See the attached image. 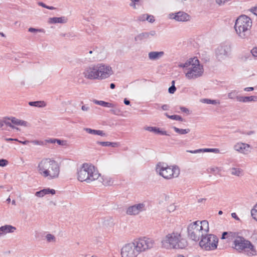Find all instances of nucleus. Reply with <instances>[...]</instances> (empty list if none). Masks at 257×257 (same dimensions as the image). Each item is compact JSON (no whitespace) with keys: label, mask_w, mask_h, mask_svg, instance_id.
Instances as JSON below:
<instances>
[{"label":"nucleus","mask_w":257,"mask_h":257,"mask_svg":"<svg viewBox=\"0 0 257 257\" xmlns=\"http://www.w3.org/2000/svg\"><path fill=\"white\" fill-rule=\"evenodd\" d=\"M221 239L233 240L231 247L238 252H244L245 254L249 256L256 254V250L253 244L244 237L238 235L235 232H223Z\"/></svg>","instance_id":"obj_1"},{"label":"nucleus","mask_w":257,"mask_h":257,"mask_svg":"<svg viewBox=\"0 0 257 257\" xmlns=\"http://www.w3.org/2000/svg\"><path fill=\"white\" fill-rule=\"evenodd\" d=\"M154 241L149 238H136L125 244L121 249L122 257H137L140 253L154 246Z\"/></svg>","instance_id":"obj_2"},{"label":"nucleus","mask_w":257,"mask_h":257,"mask_svg":"<svg viewBox=\"0 0 257 257\" xmlns=\"http://www.w3.org/2000/svg\"><path fill=\"white\" fill-rule=\"evenodd\" d=\"M178 66L183 69L185 77L188 80H196L201 77L204 73L203 66L197 57L189 58Z\"/></svg>","instance_id":"obj_3"},{"label":"nucleus","mask_w":257,"mask_h":257,"mask_svg":"<svg viewBox=\"0 0 257 257\" xmlns=\"http://www.w3.org/2000/svg\"><path fill=\"white\" fill-rule=\"evenodd\" d=\"M37 171L41 176L52 180L59 177L60 167L56 161L44 158L38 163Z\"/></svg>","instance_id":"obj_4"},{"label":"nucleus","mask_w":257,"mask_h":257,"mask_svg":"<svg viewBox=\"0 0 257 257\" xmlns=\"http://www.w3.org/2000/svg\"><path fill=\"white\" fill-rule=\"evenodd\" d=\"M209 223L207 220H197L190 223L187 227L188 236L191 240L198 241L209 232Z\"/></svg>","instance_id":"obj_5"},{"label":"nucleus","mask_w":257,"mask_h":257,"mask_svg":"<svg viewBox=\"0 0 257 257\" xmlns=\"http://www.w3.org/2000/svg\"><path fill=\"white\" fill-rule=\"evenodd\" d=\"M100 174L95 167L90 164L84 163L77 169V178L80 182L90 183L99 178Z\"/></svg>","instance_id":"obj_6"},{"label":"nucleus","mask_w":257,"mask_h":257,"mask_svg":"<svg viewBox=\"0 0 257 257\" xmlns=\"http://www.w3.org/2000/svg\"><path fill=\"white\" fill-rule=\"evenodd\" d=\"M161 243L162 246L167 249L184 248L187 245L186 240L182 238L181 233L178 232L168 234Z\"/></svg>","instance_id":"obj_7"},{"label":"nucleus","mask_w":257,"mask_h":257,"mask_svg":"<svg viewBox=\"0 0 257 257\" xmlns=\"http://www.w3.org/2000/svg\"><path fill=\"white\" fill-rule=\"evenodd\" d=\"M251 26V19L245 15H241L236 19L234 29L239 37L245 39L250 34Z\"/></svg>","instance_id":"obj_8"},{"label":"nucleus","mask_w":257,"mask_h":257,"mask_svg":"<svg viewBox=\"0 0 257 257\" xmlns=\"http://www.w3.org/2000/svg\"><path fill=\"white\" fill-rule=\"evenodd\" d=\"M157 173L165 179H171L177 178L180 174V169L176 166H168L167 164L159 162L156 167Z\"/></svg>","instance_id":"obj_9"},{"label":"nucleus","mask_w":257,"mask_h":257,"mask_svg":"<svg viewBox=\"0 0 257 257\" xmlns=\"http://www.w3.org/2000/svg\"><path fill=\"white\" fill-rule=\"evenodd\" d=\"M218 242V238L216 235L207 233L201 238L199 245L202 249L209 251L216 249Z\"/></svg>","instance_id":"obj_10"},{"label":"nucleus","mask_w":257,"mask_h":257,"mask_svg":"<svg viewBox=\"0 0 257 257\" xmlns=\"http://www.w3.org/2000/svg\"><path fill=\"white\" fill-rule=\"evenodd\" d=\"M98 80H102L109 78L113 74L111 67L104 63L97 64Z\"/></svg>","instance_id":"obj_11"},{"label":"nucleus","mask_w":257,"mask_h":257,"mask_svg":"<svg viewBox=\"0 0 257 257\" xmlns=\"http://www.w3.org/2000/svg\"><path fill=\"white\" fill-rule=\"evenodd\" d=\"M82 74L86 79L98 80L97 64H91L86 67L83 71Z\"/></svg>","instance_id":"obj_12"},{"label":"nucleus","mask_w":257,"mask_h":257,"mask_svg":"<svg viewBox=\"0 0 257 257\" xmlns=\"http://www.w3.org/2000/svg\"><path fill=\"white\" fill-rule=\"evenodd\" d=\"M230 47L228 45H220L215 50V55L219 61L225 60L229 55Z\"/></svg>","instance_id":"obj_13"},{"label":"nucleus","mask_w":257,"mask_h":257,"mask_svg":"<svg viewBox=\"0 0 257 257\" xmlns=\"http://www.w3.org/2000/svg\"><path fill=\"white\" fill-rule=\"evenodd\" d=\"M146 210V204L141 203L135 204L127 208L126 213L130 215H137L140 212Z\"/></svg>","instance_id":"obj_14"},{"label":"nucleus","mask_w":257,"mask_h":257,"mask_svg":"<svg viewBox=\"0 0 257 257\" xmlns=\"http://www.w3.org/2000/svg\"><path fill=\"white\" fill-rule=\"evenodd\" d=\"M169 18L174 19L178 22H187L190 20L191 17L188 14L180 11L176 13L170 14Z\"/></svg>","instance_id":"obj_15"},{"label":"nucleus","mask_w":257,"mask_h":257,"mask_svg":"<svg viewBox=\"0 0 257 257\" xmlns=\"http://www.w3.org/2000/svg\"><path fill=\"white\" fill-rule=\"evenodd\" d=\"M249 145L242 143H237L233 147L235 151L244 154H246L249 152Z\"/></svg>","instance_id":"obj_16"},{"label":"nucleus","mask_w":257,"mask_h":257,"mask_svg":"<svg viewBox=\"0 0 257 257\" xmlns=\"http://www.w3.org/2000/svg\"><path fill=\"white\" fill-rule=\"evenodd\" d=\"M16 228L11 225H5L0 227V236L4 235L8 233H13Z\"/></svg>","instance_id":"obj_17"},{"label":"nucleus","mask_w":257,"mask_h":257,"mask_svg":"<svg viewBox=\"0 0 257 257\" xmlns=\"http://www.w3.org/2000/svg\"><path fill=\"white\" fill-rule=\"evenodd\" d=\"M164 55L163 51H152L148 53V58L150 60L155 61L159 60Z\"/></svg>","instance_id":"obj_18"},{"label":"nucleus","mask_w":257,"mask_h":257,"mask_svg":"<svg viewBox=\"0 0 257 257\" xmlns=\"http://www.w3.org/2000/svg\"><path fill=\"white\" fill-rule=\"evenodd\" d=\"M56 193V191L54 189H50V188H46L42 189L40 191H37L35 193V196L38 197H43L45 195L51 194L52 195L55 194Z\"/></svg>","instance_id":"obj_19"},{"label":"nucleus","mask_w":257,"mask_h":257,"mask_svg":"<svg viewBox=\"0 0 257 257\" xmlns=\"http://www.w3.org/2000/svg\"><path fill=\"white\" fill-rule=\"evenodd\" d=\"M67 19L65 17L50 18L48 20V23L50 24L60 23L65 24L67 22Z\"/></svg>","instance_id":"obj_20"},{"label":"nucleus","mask_w":257,"mask_h":257,"mask_svg":"<svg viewBox=\"0 0 257 257\" xmlns=\"http://www.w3.org/2000/svg\"><path fill=\"white\" fill-rule=\"evenodd\" d=\"M187 152L192 154H197L201 152H212L215 153H219V150L218 149H200L194 151L187 150Z\"/></svg>","instance_id":"obj_21"},{"label":"nucleus","mask_w":257,"mask_h":257,"mask_svg":"<svg viewBox=\"0 0 257 257\" xmlns=\"http://www.w3.org/2000/svg\"><path fill=\"white\" fill-rule=\"evenodd\" d=\"M237 100L239 102H247L249 101H257L256 96H242L237 97Z\"/></svg>","instance_id":"obj_22"},{"label":"nucleus","mask_w":257,"mask_h":257,"mask_svg":"<svg viewBox=\"0 0 257 257\" xmlns=\"http://www.w3.org/2000/svg\"><path fill=\"white\" fill-rule=\"evenodd\" d=\"M231 175L236 177H240L243 175V171L238 167H232L229 169Z\"/></svg>","instance_id":"obj_23"},{"label":"nucleus","mask_w":257,"mask_h":257,"mask_svg":"<svg viewBox=\"0 0 257 257\" xmlns=\"http://www.w3.org/2000/svg\"><path fill=\"white\" fill-rule=\"evenodd\" d=\"M145 130L151 132H153L155 134H161L162 135L169 136V135L167 134V132L161 131L159 128L156 127L148 126L145 127Z\"/></svg>","instance_id":"obj_24"},{"label":"nucleus","mask_w":257,"mask_h":257,"mask_svg":"<svg viewBox=\"0 0 257 257\" xmlns=\"http://www.w3.org/2000/svg\"><path fill=\"white\" fill-rule=\"evenodd\" d=\"M100 181L102 183V184L105 186L111 185L113 184V181L112 178L109 176L103 175L102 176H100Z\"/></svg>","instance_id":"obj_25"},{"label":"nucleus","mask_w":257,"mask_h":257,"mask_svg":"<svg viewBox=\"0 0 257 257\" xmlns=\"http://www.w3.org/2000/svg\"><path fill=\"white\" fill-rule=\"evenodd\" d=\"M84 130L90 134L96 135L101 136H106L105 134L101 130H92L90 128H84Z\"/></svg>","instance_id":"obj_26"},{"label":"nucleus","mask_w":257,"mask_h":257,"mask_svg":"<svg viewBox=\"0 0 257 257\" xmlns=\"http://www.w3.org/2000/svg\"><path fill=\"white\" fill-rule=\"evenodd\" d=\"M93 101L95 104H98V105L104 106V107H112V108L115 107V105L113 103L107 102H105L104 101L97 100L94 99L93 100Z\"/></svg>","instance_id":"obj_27"},{"label":"nucleus","mask_w":257,"mask_h":257,"mask_svg":"<svg viewBox=\"0 0 257 257\" xmlns=\"http://www.w3.org/2000/svg\"><path fill=\"white\" fill-rule=\"evenodd\" d=\"M11 121L12 123L16 125H22L24 126H28V122L27 121L16 118L15 117H12Z\"/></svg>","instance_id":"obj_28"},{"label":"nucleus","mask_w":257,"mask_h":257,"mask_svg":"<svg viewBox=\"0 0 257 257\" xmlns=\"http://www.w3.org/2000/svg\"><path fill=\"white\" fill-rule=\"evenodd\" d=\"M149 37V34L148 33H142L139 34L135 38V40L136 42H140Z\"/></svg>","instance_id":"obj_29"},{"label":"nucleus","mask_w":257,"mask_h":257,"mask_svg":"<svg viewBox=\"0 0 257 257\" xmlns=\"http://www.w3.org/2000/svg\"><path fill=\"white\" fill-rule=\"evenodd\" d=\"M29 104L30 106L35 107H44L46 105V103L43 101H30L29 102Z\"/></svg>","instance_id":"obj_30"},{"label":"nucleus","mask_w":257,"mask_h":257,"mask_svg":"<svg viewBox=\"0 0 257 257\" xmlns=\"http://www.w3.org/2000/svg\"><path fill=\"white\" fill-rule=\"evenodd\" d=\"M173 128L175 131V132L180 135H185L188 134L190 132V130L189 128L186 129H182L179 128L176 126H173Z\"/></svg>","instance_id":"obj_31"},{"label":"nucleus","mask_w":257,"mask_h":257,"mask_svg":"<svg viewBox=\"0 0 257 257\" xmlns=\"http://www.w3.org/2000/svg\"><path fill=\"white\" fill-rule=\"evenodd\" d=\"M4 125L5 127L8 128V127H10L13 129H17V130H19V128L17 127L14 126L12 124V121L11 120H10L9 118H5L4 119Z\"/></svg>","instance_id":"obj_32"},{"label":"nucleus","mask_w":257,"mask_h":257,"mask_svg":"<svg viewBox=\"0 0 257 257\" xmlns=\"http://www.w3.org/2000/svg\"><path fill=\"white\" fill-rule=\"evenodd\" d=\"M237 93L238 92L236 90H232L228 93V98L231 99H233L235 98L237 99V97L240 96L239 95H237Z\"/></svg>","instance_id":"obj_33"},{"label":"nucleus","mask_w":257,"mask_h":257,"mask_svg":"<svg viewBox=\"0 0 257 257\" xmlns=\"http://www.w3.org/2000/svg\"><path fill=\"white\" fill-rule=\"evenodd\" d=\"M202 102L203 103H207V104H214V105L220 103V102L218 100H211V99H207V98L203 99L202 100Z\"/></svg>","instance_id":"obj_34"},{"label":"nucleus","mask_w":257,"mask_h":257,"mask_svg":"<svg viewBox=\"0 0 257 257\" xmlns=\"http://www.w3.org/2000/svg\"><path fill=\"white\" fill-rule=\"evenodd\" d=\"M46 238L49 242H55L56 241V237L51 234H47L46 236Z\"/></svg>","instance_id":"obj_35"},{"label":"nucleus","mask_w":257,"mask_h":257,"mask_svg":"<svg viewBox=\"0 0 257 257\" xmlns=\"http://www.w3.org/2000/svg\"><path fill=\"white\" fill-rule=\"evenodd\" d=\"M251 214L253 218L257 221V204L251 209Z\"/></svg>","instance_id":"obj_36"},{"label":"nucleus","mask_w":257,"mask_h":257,"mask_svg":"<svg viewBox=\"0 0 257 257\" xmlns=\"http://www.w3.org/2000/svg\"><path fill=\"white\" fill-rule=\"evenodd\" d=\"M167 116L168 118L174 120H179L181 121H183L184 120L183 118L181 116L178 115H169L167 114Z\"/></svg>","instance_id":"obj_37"},{"label":"nucleus","mask_w":257,"mask_h":257,"mask_svg":"<svg viewBox=\"0 0 257 257\" xmlns=\"http://www.w3.org/2000/svg\"><path fill=\"white\" fill-rule=\"evenodd\" d=\"M28 31L31 33H45V30L43 29H36L34 28H30Z\"/></svg>","instance_id":"obj_38"},{"label":"nucleus","mask_w":257,"mask_h":257,"mask_svg":"<svg viewBox=\"0 0 257 257\" xmlns=\"http://www.w3.org/2000/svg\"><path fill=\"white\" fill-rule=\"evenodd\" d=\"M56 143L60 146H64L67 145V142L65 140H61L56 139Z\"/></svg>","instance_id":"obj_39"},{"label":"nucleus","mask_w":257,"mask_h":257,"mask_svg":"<svg viewBox=\"0 0 257 257\" xmlns=\"http://www.w3.org/2000/svg\"><path fill=\"white\" fill-rule=\"evenodd\" d=\"M176 206L174 204H172L170 205L168 207L167 210L169 212H172L176 210Z\"/></svg>","instance_id":"obj_40"},{"label":"nucleus","mask_w":257,"mask_h":257,"mask_svg":"<svg viewBox=\"0 0 257 257\" xmlns=\"http://www.w3.org/2000/svg\"><path fill=\"white\" fill-rule=\"evenodd\" d=\"M220 171V168L217 167H211V168H209V169H208V171L210 173H213V172H219Z\"/></svg>","instance_id":"obj_41"},{"label":"nucleus","mask_w":257,"mask_h":257,"mask_svg":"<svg viewBox=\"0 0 257 257\" xmlns=\"http://www.w3.org/2000/svg\"><path fill=\"white\" fill-rule=\"evenodd\" d=\"M32 143L34 145H35L43 146V145H46V144H45L44 142L41 141H38V140H34V141H32Z\"/></svg>","instance_id":"obj_42"},{"label":"nucleus","mask_w":257,"mask_h":257,"mask_svg":"<svg viewBox=\"0 0 257 257\" xmlns=\"http://www.w3.org/2000/svg\"><path fill=\"white\" fill-rule=\"evenodd\" d=\"M97 144H99L102 146L106 147L110 146V142H97Z\"/></svg>","instance_id":"obj_43"},{"label":"nucleus","mask_w":257,"mask_h":257,"mask_svg":"<svg viewBox=\"0 0 257 257\" xmlns=\"http://www.w3.org/2000/svg\"><path fill=\"white\" fill-rule=\"evenodd\" d=\"M8 164V161L5 159L0 160V166L5 167Z\"/></svg>","instance_id":"obj_44"},{"label":"nucleus","mask_w":257,"mask_h":257,"mask_svg":"<svg viewBox=\"0 0 257 257\" xmlns=\"http://www.w3.org/2000/svg\"><path fill=\"white\" fill-rule=\"evenodd\" d=\"M176 90L175 85H172L169 88L168 91L171 94H173Z\"/></svg>","instance_id":"obj_45"},{"label":"nucleus","mask_w":257,"mask_h":257,"mask_svg":"<svg viewBox=\"0 0 257 257\" xmlns=\"http://www.w3.org/2000/svg\"><path fill=\"white\" fill-rule=\"evenodd\" d=\"M146 20L150 23H153L155 21L154 17L153 16H149L148 15V16H147Z\"/></svg>","instance_id":"obj_46"},{"label":"nucleus","mask_w":257,"mask_h":257,"mask_svg":"<svg viewBox=\"0 0 257 257\" xmlns=\"http://www.w3.org/2000/svg\"><path fill=\"white\" fill-rule=\"evenodd\" d=\"M110 111L112 113H113L114 114H115V115L119 114V113L120 112V110L118 109H116V108L111 109L110 110Z\"/></svg>","instance_id":"obj_47"},{"label":"nucleus","mask_w":257,"mask_h":257,"mask_svg":"<svg viewBox=\"0 0 257 257\" xmlns=\"http://www.w3.org/2000/svg\"><path fill=\"white\" fill-rule=\"evenodd\" d=\"M60 35H61V36H62L63 37L70 38V37H73L72 35V34L71 33H62V34H61Z\"/></svg>","instance_id":"obj_48"},{"label":"nucleus","mask_w":257,"mask_h":257,"mask_svg":"<svg viewBox=\"0 0 257 257\" xmlns=\"http://www.w3.org/2000/svg\"><path fill=\"white\" fill-rule=\"evenodd\" d=\"M0 128H2L3 130L9 131V128H7L5 127L4 120H0Z\"/></svg>","instance_id":"obj_49"},{"label":"nucleus","mask_w":257,"mask_h":257,"mask_svg":"<svg viewBox=\"0 0 257 257\" xmlns=\"http://www.w3.org/2000/svg\"><path fill=\"white\" fill-rule=\"evenodd\" d=\"M81 109L84 111H88L90 110V107L87 105H84L82 106Z\"/></svg>","instance_id":"obj_50"},{"label":"nucleus","mask_w":257,"mask_h":257,"mask_svg":"<svg viewBox=\"0 0 257 257\" xmlns=\"http://www.w3.org/2000/svg\"><path fill=\"white\" fill-rule=\"evenodd\" d=\"M56 139H50L45 140L46 143H51V144H55L56 143Z\"/></svg>","instance_id":"obj_51"},{"label":"nucleus","mask_w":257,"mask_h":257,"mask_svg":"<svg viewBox=\"0 0 257 257\" xmlns=\"http://www.w3.org/2000/svg\"><path fill=\"white\" fill-rule=\"evenodd\" d=\"M251 53L254 57H257V48H254L251 50Z\"/></svg>","instance_id":"obj_52"},{"label":"nucleus","mask_w":257,"mask_h":257,"mask_svg":"<svg viewBox=\"0 0 257 257\" xmlns=\"http://www.w3.org/2000/svg\"><path fill=\"white\" fill-rule=\"evenodd\" d=\"M119 146V143L117 142H110V146H111L112 147L115 148L118 147Z\"/></svg>","instance_id":"obj_53"},{"label":"nucleus","mask_w":257,"mask_h":257,"mask_svg":"<svg viewBox=\"0 0 257 257\" xmlns=\"http://www.w3.org/2000/svg\"><path fill=\"white\" fill-rule=\"evenodd\" d=\"M226 0H216V3L219 6L223 5Z\"/></svg>","instance_id":"obj_54"},{"label":"nucleus","mask_w":257,"mask_h":257,"mask_svg":"<svg viewBox=\"0 0 257 257\" xmlns=\"http://www.w3.org/2000/svg\"><path fill=\"white\" fill-rule=\"evenodd\" d=\"M180 109L183 112H185V113H189V109L188 108H186V107H180Z\"/></svg>","instance_id":"obj_55"},{"label":"nucleus","mask_w":257,"mask_h":257,"mask_svg":"<svg viewBox=\"0 0 257 257\" xmlns=\"http://www.w3.org/2000/svg\"><path fill=\"white\" fill-rule=\"evenodd\" d=\"M250 12H251L255 15L257 16V7L250 9Z\"/></svg>","instance_id":"obj_56"},{"label":"nucleus","mask_w":257,"mask_h":257,"mask_svg":"<svg viewBox=\"0 0 257 257\" xmlns=\"http://www.w3.org/2000/svg\"><path fill=\"white\" fill-rule=\"evenodd\" d=\"M147 16H148V15H143L140 17L139 20L140 21H145L146 20Z\"/></svg>","instance_id":"obj_57"},{"label":"nucleus","mask_w":257,"mask_h":257,"mask_svg":"<svg viewBox=\"0 0 257 257\" xmlns=\"http://www.w3.org/2000/svg\"><path fill=\"white\" fill-rule=\"evenodd\" d=\"M254 90V88L252 87H246L244 89L245 91H250Z\"/></svg>","instance_id":"obj_58"},{"label":"nucleus","mask_w":257,"mask_h":257,"mask_svg":"<svg viewBox=\"0 0 257 257\" xmlns=\"http://www.w3.org/2000/svg\"><path fill=\"white\" fill-rule=\"evenodd\" d=\"M231 216H232V217L234 218V219H235L237 220H239V218L237 217V216L235 213H232Z\"/></svg>","instance_id":"obj_59"},{"label":"nucleus","mask_w":257,"mask_h":257,"mask_svg":"<svg viewBox=\"0 0 257 257\" xmlns=\"http://www.w3.org/2000/svg\"><path fill=\"white\" fill-rule=\"evenodd\" d=\"M162 108L164 110H168L169 109V106L167 104H164L163 105H162Z\"/></svg>","instance_id":"obj_60"},{"label":"nucleus","mask_w":257,"mask_h":257,"mask_svg":"<svg viewBox=\"0 0 257 257\" xmlns=\"http://www.w3.org/2000/svg\"><path fill=\"white\" fill-rule=\"evenodd\" d=\"M38 4L39 6H41L42 7L46 8V9L48 8V6L46 5L45 4H44L43 3H42V2L39 3Z\"/></svg>","instance_id":"obj_61"},{"label":"nucleus","mask_w":257,"mask_h":257,"mask_svg":"<svg viewBox=\"0 0 257 257\" xmlns=\"http://www.w3.org/2000/svg\"><path fill=\"white\" fill-rule=\"evenodd\" d=\"M148 34H149V36L151 35L152 36H154L156 35V32L155 31H152L149 33H148Z\"/></svg>","instance_id":"obj_62"},{"label":"nucleus","mask_w":257,"mask_h":257,"mask_svg":"<svg viewBox=\"0 0 257 257\" xmlns=\"http://www.w3.org/2000/svg\"><path fill=\"white\" fill-rule=\"evenodd\" d=\"M124 103L126 105H129L130 104V100H127L126 98L124 99Z\"/></svg>","instance_id":"obj_63"},{"label":"nucleus","mask_w":257,"mask_h":257,"mask_svg":"<svg viewBox=\"0 0 257 257\" xmlns=\"http://www.w3.org/2000/svg\"><path fill=\"white\" fill-rule=\"evenodd\" d=\"M130 6L133 7L134 9H136V3L132 2V3L130 4Z\"/></svg>","instance_id":"obj_64"}]
</instances>
